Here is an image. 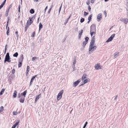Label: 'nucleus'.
I'll use <instances>...</instances> for the list:
<instances>
[{"label": "nucleus", "instance_id": "obj_34", "mask_svg": "<svg viewBox=\"0 0 128 128\" xmlns=\"http://www.w3.org/2000/svg\"><path fill=\"white\" fill-rule=\"evenodd\" d=\"M6 0H4L3 2L2 3L1 5L3 6L6 3Z\"/></svg>", "mask_w": 128, "mask_h": 128}, {"label": "nucleus", "instance_id": "obj_2", "mask_svg": "<svg viewBox=\"0 0 128 128\" xmlns=\"http://www.w3.org/2000/svg\"><path fill=\"white\" fill-rule=\"evenodd\" d=\"M97 47L96 46H89V54H90L91 52H92L96 50Z\"/></svg>", "mask_w": 128, "mask_h": 128}, {"label": "nucleus", "instance_id": "obj_11", "mask_svg": "<svg viewBox=\"0 0 128 128\" xmlns=\"http://www.w3.org/2000/svg\"><path fill=\"white\" fill-rule=\"evenodd\" d=\"M94 68L96 70L101 69V66L99 64H96L94 66Z\"/></svg>", "mask_w": 128, "mask_h": 128}, {"label": "nucleus", "instance_id": "obj_1", "mask_svg": "<svg viewBox=\"0 0 128 128\" xmlns=\"http://www.w3.org/2000/svg\"><path fill=\"white\" fill-rule=\"evenodd\" d=\"M33 18V17L31 18H29V19H30V23H29L28 21V20L26 24V25L25 27V28H26L27 29L29 26L32 24V23L33 22V21L32 20Z\"/></svg>", "mask_w": 128, "mask_h": 128}, {"label": "nucleus", "instance_id": "obj_52", "mask_svg": "<svg viewBox=\"0 0 128 128\" xmlns=\"http://www.w3.org/2000/svg\"><path fill=\"white\" fill-rule=\"evenodd\" d=\"M118 97V95H117L114 98V100H116L117 99Z\"/></svg>", "mask_w": 128, "mask_h": 128}, {"label": "nucleus", "instance_id": "obj_18", "mask_svg": "<svg viewBox=\"0 0 128 128\" xmlns=\"http://www.w3.org/2000/svg\"><path fill=\"white\" fill-rule=\"evenodd\" d=\"M24 58L23 55L22 54L20 56V58L19 59V60L22 61Z\"/></svg>", "mask_w": 128, "mask_h": 128}, {"label": "nucleus", "instance_id": "obj_28", "mask_svg": "<svg viewBox=\"0 0 128 128\" xmlns=\"http://www.w3.org/2000/svg\"><path fill=\"white\" fill-rule=\"evenodd\" d=\"M30 12L31 14H33L34 12V10L33 9H31L30 10Z\"/></svg>", "mask_w": 128, "mask_h": 128}, {"label": "nucleus", "instance_id": "obj_37", "mask_svg": "<svg viewBox=\"0 0 128 128\" xmlns=\"http://www.w3.org/2000/svg\"><path fill=\"white\" fill-rule=\"evenodd\" d=\"M7 20H8L7 22V25H6V28H7L8 26V22H9V17H8V18Z\"/></svg>", "mask_w": 128, "mask_h": 128}, {"label": "nucleus", "instance_id": "obj_25", "mask_svg": "<svg viewBox=\"0 0 128 128\" xmlns=\"http://www.w3.org/2000/svg\"><path fill=\"white\" fill-rule=\"evenodd\" d=\"M70 16H69V17L68 18H67L66 20L65 21V22H64V24L65 25H66V24L68 22V20H69V19L70 18Z\"/></svg>", "mask_w": 128, "mask_h": 128}, {"label": "nucleus", "instance_id": "obj_42", "mask_svg": "<svg viewBox=\"0 0 128 128\" xmlns=\"http://www.w3.org/2000/svg\"><path fill=\"white\" fill-rule=\"evenodd\" d=\"M37 58H37L33 57L32 58V60L33 61H34L36 60Z\"/></svg>", "mask_w": 128, "mask_h": 128}, {"label": "nucleus", "instance_id": "obj_23", "mask_svg": "<svg viewBox=\"0 0 128 128\" xmlns=\"http://www.w3.org/2000/svg\"><path fill=\"white\" fill-rule=\"evenodd\" d=\"M86 74H84L82 77V80H84L86 78Z\"/></svg>", "mask_w": 128, "mask_h": 128}, {"label": "nucleus", "instance_id": "obj_50", "mask_svg": "<svg viewBox=\"0 0 128 128\" xmlns=\"http://www.w3.org/2000/svg\"><path fill=\"white\" fill-rule=\"evenodd\" d=\"M12 4H11L10 6L8 7V9H7V10H9L10 9L12 6Z\"/></svg>", "mask_w": 128, "mask_h": 128}, {"label": "nucleus", "instance_id": "obj_17", "mask_svg": "<svg viewBox=\"0 0 128 128\" xmlns=\"http://www.w3.org/2000/svg\"><path fill=\"white\" fill-rule=\"evenodd\" d=\"M22 61L19 60L18 67L20 68L22 66Z\"/></svg>", "mask_w": 128, "mask_h": 128}, {"label": "nucleus", "instance_id": "obj_7", "mask_svg": "<svg viewBox=\"0 0 128 128\" xmlns=\"http://www.w3.org/2000/svg\"><path fill=\"white\" fill-rule=\"evenodd\" d=\"M10 58L9 56V54L8 52L7 53L6 55L5 56V59L4 60V63H6V62L7 60H10Z\"/></svg>", "mask_w": 128, "mask_h": 128}, {"label": "nucleus", "instance_id": "obj_60", "mask_svg": "<svg viewBox=\"0 0 128 128\" xmlns=\"http://www.w3.org/2000/svg\"><path fill=\"white\" fill-rule=\"evenodd\" d=\"M91 0V3H93L94 2V0Z\"/></svg>", "mask_w": 128, "mask_h": 128}, {"label": "nucleus", "instance_id": "obj_5", "mask_svg": "<svg viewBox=\"0 0 128 128\" xmlns=\"http://www.w3.org/2000/svg\"><path fill=\"white\" fill-rule=\"evenodd\" d=\"M90 31L94 32H96V26L94 24H92L91 25L90 27Z\"/></svg>", "mask_w": 128, "mask_h": 128}, {"label": "nucleus", "instance_id": "obj_64", "mask_svg": "<svg viewBox=\"0 0 128 128\" xmlns=\"http://www.w3.org/2000/svg\"><path fill=\"white\" fill-rule=\"evenodd\" d=\"M34 1L37 2L38 1V0H34Z\"/></svg>", "mask_w": 128, "mask_h": 128}, {"label": "nucleus", "instance_id": "obj_44", "mask_svg": "<svg viewBox=\"0 0 128 128\" xmlns=\"http://www.w3.org/2000/svg\"><path fill=\"white\" fill-rule=\"evenodd\" d=\"M4 108L3 106H1L0 108V110H1L2 111L4 110Z\"/></svg>", "mask_w": 128, "mask_h": 128}, {"label": "nucleus", "instance_id": "obj_57", "mask_svg": "<svg viewBox=\"0 0 128 128\" xmlns=\"http://www.w3.org/2000/svg\"><path fill=\"white\" fill-rule=\"evenodd\" d=\"M48 8V6H47L45 8V10H44V12H45L46 11V10Z\"/></svg>", "mask_w": 128, "mask_h": 128}, {"label": "nucleus", "instance_id": "obj_22", "mask_svg": "<svg viewBox=\"0 0 128 128\" xmlns=\"http://www.w3.org/2000/svg\"><path fill=\"white\" fill-rule=\"evenodd\" d=\"M42 27V25L41 23H40L39 25V30L40 31Z\"/></svg>", "mask_w": 128, "mask_h": 128}, {"label": "nucleus", "instance_id": "obj_58", "mask_svg": "<svg viewBox=\"0 0 128 128\" xmlns=\"http://www.w3.org/2000/svg\"><path fill=\"white\" fill-rule=\"evenodd\" d=\"M32 81H30V86L32 84Z\"/></svg>", "mask_w": 128, "mask_h": 128}, {"label": "nucleus", "instance_id": "obj_36", "mask_svg": "<svg viewBox=\"0 0 128 128\" xmlns=\"http://www.w3.org/2000/svg\"><path fill=\"white\" fill-rule=\"evenodd\" d=\"M84 18H82L80 20V22L81 23H82L83 22H84Z\"/></svg>", "mask_w": 128, "mask_h": 128}, {"label": "nucleus", "instance_id": "obj_12", "mask_svg": "<svg viewBox=\"0 0 128 128\" xmlns=\"http://www.w3.org/2000/svg\"><path fill=\"white\" fill-rule=\"evenodd\" d=\"M41 94H40L39 95H38L36 96V100L35 101V102L36 103V102L41 97Z\"/></svg>", "mask_w": 128, "mask_h": 128}, {"label": "nucleus", "instance_id": "obj_47", "mask_svg": "<svg viewBox=\"0 0 128 128\" xmlns=\"http://www.w3.org/2000/svg\"><path fill=\"white\" fill-rule=\"evenodd\" d=\"M20 5H19L18 6V11L19 12H20Z\"/></svg>", "mask_w": 128, "mask_h": 128}, {"label": "nucleus", "instance_id": "obj_8", "mask_svg": "<svg viewBox=\"0 0 128 128\" xmlns=\"http://www.w3.org/2000/svg\"><path fill=\"white\" fill-rule=\"evenodd\" d=\"M102 14L100 13L98 14L97 17V20L98 22H99L102 19Z\"/></svg>", "mask_w": 128, "mask_h": 128}, {"label": "nucleus", "instance_id": "obj_35", "mask_svg": "<svg viewBox=\"0 0 128 128\" xmlns=\"http://www.w3.org/2000/svg\"><path fill=\"white\" fill-rule=\"evenodd\" d=\"M90 34L91 36H92L93 34H95L96 33V32H92L90 31Z\"/></svg>", "mask_w": 128, "mask_h": 128}, {"label": "nucleus", "instance_id": "obj_38", "mask_svg": "<svg viewBox=\"0 0 128 128\" xmlns=\"http://www.w3.org/2000/svg\"><path fill=\"white\" fill-rule=\"evenodd\" d=\"M18 113L16 112H13V115H16Z\"/></svg>", "mask_w": 128, "mask_h": 128}, {"label": "nucleus", "instance_id": "obj_3", "mask_svg": "<svg viewBox=\"0 0 128 128\" xmlns=\"http://www.w3.org/2000/svg\"><path fill=\"white\" fill-rule=\"evenodd\" d=\"M63 90H62L58 93L57 96V100H58L61 98L63 93Z\"/></svg>", "mask_w": 128, "mask_h": 128}, {"label": "nucleus", "instance_id": "obj_51", "mask_svg": "<svg viewBox=\"0 0 128 128\" xmlns=\"http://www.w3.org/2000/svg\"><path fill=\"white\" fill-rule=\"evenodd\" d=\"M52 6L51 7V8H50L49 10H48V13H50V11H51V9H52Z\"/></svg>", "mask_w": 128, "mask_h": 128}, {"label": "nucleus", "instance_id": "obj_30", "mask_svg": "<svg viewBox=\"0 0 128 128\" xmlns=\"http://www.w3.org/2000/svg\"><path fill=\"white\" fill-rule=\"evenodd\" d=\"M89 80L88 79H86L84 80V84H85L87 82H88L89 81Z\"/></svg>", "mask_w": 128, "mask_h": 128}, {"label": "nucleus", "instance_id": "obj_31", "mask_svg": "<svg viewBox=\"0 0 128 128\" xmlns=\"http://www.w3.org/2000/svg\"><path fill=\"white\" fill-rule=\"evenodd\" d=\"M92 14H91L90 15L88 18V20L89 21H91V20L92 19Z\"/></svg>", "mask_w": 128, "mask_h": 128}, {"label": "nucleus", "instance_id": "obj_39", "mask_svg": "<svg viewBox=\"0 0 128 128\" xmlns=\"http://www.w3.org/2000/svg\"><path fill=\"white\" fill-rule=\"evenodd\" d=\"M87 124H88L87 122H86L85 124H84L83 127V128H85Z\"/></svg>", "mask_w": 128, "mask_h": 128}, {"label": "nucleus", "instance_id": "obj_15", "mask_svg": "<svg viewBox=\"0 0 128 128\" xmlns=\"http://www.w3.org/2000/svg\"><path fill=\"white\" fill-rule=\"evenodd\" d=\"M30 70V67L28 66L26 68V76H27L28 74V72Z\"/></svg>", "mask_w": 128, "mask_h": 128}, {"label": "nucleus", "instance_id": "obj_54", "mask_svg": "<svg viewBox=\"0 0 128 128\" xmlns=\"http://www.w3.org/2000/svg\"><path fill=\"white\" fill-rule=\"evenodd\" d=\"M104 14H105V16H106V11H104Z\"/></svg>", "mask_w": 128, "mask_h": 128}, {"label": "nucleus", "instance_id": "obj_48", "mask_svg": "<svg viewBox=\"0 0 128 128\" xmlns=\"http://www.w3.org/2000/svg\"><path fill=\"white\" fill-rule=\"evenodd\" d=\"M88 14V12H84V16H86Z\"/></svg>", "mask_w": 128, "mask_h": 128}, {"label": "nucleus", "instance_id": "obj_49", "mask_svg": "<svg viewBox=\"0 0 128 128\" xmlns=\"http://www.w3.org/2000/svg\"><path fill=\"white\" fill-rule=\"evenodd\" d=\"M86 3L87 5H89L90 4L89 0H87L86 2Z\"/></svg>", "mask_w": 128, "mask_h": 128}, {"label": "nucleus", "instance_id": "obj_14", "mask_svg": "<svg viewBox=\"0 0 128 128\" xmlns=\"http://www.w3.org/2000/svg\"><path fill=\"white\" fill-rule=\"evenodd\" d=\"M26 92L27 91L26 90L24 91L21 94V96H23V97H25Z\"/></svg>", "mask_w": 128, "mask_h": 128}, {"label": "nucleus", "instance_id": "obj_6", "mask_svg": "<svg viewBox=\"0 0 128 128\" xmlns=\"http://www.w3.org/2000/svg\"><path fill=\"white\" fill-rule=\"evenodd\" d=\"M120 20V21L124 22L126 24H127L128 22V19L126 18H121Z\"/></svg>", "mask_w": 128, "mask_h": 128}, {"label": "nucleus", "instance_id": "obj_4", "mask_svg": "<svg viewBox=\"0 0 128 128\" xmlns=\"http://www.w3.org/2000/svg\"><path fill=\"white\" fill-rule=\"evenodd\" d=\"M95 36H94L92 38L91 41L90 43L89 46H94L95 42Z\"/></svg>", "mask_w": 128, "mask_h": 128}, {"label": "nucleus", "instance_id": "obj_43", "mask_svg": "<svg viewBox=\"0 0 128 128\" xmlns=\"http://www.w3.org/2000/svg\"><path fill=\"white\" fill-rule=\"evenodd\" d=\"M35 32H32V37H34V35L35 34Z\"/></svg>", "mask_w": 128, "mask_h": 128}, {"label": "nucleus", "instance_id": "obj_26", "mask_svg": "<svg viewBox=\"0 0 128 128\" xmlns=\"http://www.w3.org/2000/svg\"><path fill=\"white\" fill-rule=\"evenodd\" d=\"M37 76V75H36L32 76L30 80L33 82L34 79Z\"/></svg>", "mask_w": 128, "mask_h": 128}, {"label": "nucleus", "instance_id": "obj_27", "mask_svg": "<svg viewBox=\"0 0 128 128\" xmlns=\"http://www.w3.org/2000/svg\"><path fill=\"white\" fill-rule=\"evenodd\" d=\"M5 90V89H4V88H3L2 89L0 92V95H2L3 94V93L4 92V91Z\"/></svg>", "mask_w": 128, "mask_h": 128}, {"label": "nucleus", "instance_id": "obj_40", "mask_svg": "<svg viewBox=\"0 0 128 128\" xmlns=\"http://www.w3.org/2000/svg\"><path fill=\"white\" fill-rule=\"evenodd\" d=\"M16 34V36L17 38L18 39V38L19 36L18 34V31H16L15 32Z\"/></svg>", "mask_w": 128, "mask_h": 128}, {"label": "nucleus", "instance_id": "obj_55", "mask_svg": "<svg viewBox=\"0 0 128 128\" xmlns=\"http://www.w3.org/2000/svg\"><path fill=\"white\" fill-rule=\"evenodd\" d=\"M7 44H6L5 46V50H6H6H7Z\"/></svg>", "mask_w": 128, "mask_h": 128}, {"label": "nucleus", "instance_id": "obj_45", "mask_svg": "<svg viewBox=\"0 0 128 128\" xmlns=\"http://www.w3.org/2000/svg\"><path fill=\"white\" fill-rule=\"evenodd\" d=\"M15 72V70L14 69H12V74H14Z\"/></svg>", "mask_w": 128, "mask_h": 128}, {"label": "nucleus", "instance_id": "obj_10", "mask_svg": "<svg viewBox=\"0 0 128 128\" xmlns=\"http://www.w3.org/2000/svg\"><path fill=\"white\" fill-rule=\"evenodd\" d=\"M115 36V34H112L111 36L108 39L106 40V42H108L110 41H111L113 39V38Z\"/></svg>", "mask_w": 128, "mask_h": 128}, {"label": "nucleus", "instance_id": "obj_24", "mask_svg": "<svg viewBox=\"0 0 128 128\" xmlns=\"http://www.w3.org/2000/svg\"><path fill=\"white\" fill-rule=\"evenodd\" d=\"M82 33V30L80 32L79 34H78V38H80L81 36Z\"/></svg>", "mask_w": 128, "mask_h": 128}, {"label": "nucleus", "instance_id": "obj_41", "mask_svg": "<svg viewBox=\"0 0 128 128\" xmlns=\"http://www.w3.org/2000/svg\"><path fill=\"white\" fill-rule=\"evenodd\" d=\"M88 39H89V38L88 37H86L85 38V41L88 42Z\"/></svg>", "mask_w": 128, "mask_h": 128}, {"label": "nucleus", "instance_id": "obj_29", "mask_svg": "<svg viewBox=\"0 0 128 128\" xmlns=\"http://www.w3.org/2000/svg\"><path fill=\"white\" fill-rule=\"evenodd\" d=\"M18 55V53L17 52H16L13 54V56L14 57H17Z\"/></svg>", "mask_w": 128, "mask_h": 128}, {"label": "nucleus", "instance_id": "obj_62", "mask_svg": "<svg viewBox=\"0 0 128 128\" xmlns=\"http://www.w3.org/2000/svg\"><path fill=\"white\" fill-rule=\"evenodd\" d=\"M39 19H40V17H39L38 19V20H37V23H38V22H39Z\"/></svg>", "mask_w": 128, "mask_h": 128}, {"label": "nucleus", "instance_id": "obj_46", "mask_svg": "<svg viewBox=\"0 0 128 128\" xmlns=\"http://www.w3.org/2000/svg\"><path fill=\"white\" fill-rule=\"evenodd\" d=\"M88 9L90 12L91 10L90 6H88Z\"/></svg>", "mask_w": 128, "mask_h": 128}, {"label": "nucleus", "instance_id": "obj_33", "mask_svg": "<svg viewBox=\"0 0 128 128\" xmlns=\"http://www.w3.org/2000/svg\"><path fill=\"white\" fill-rule=\"evenodd\" d=\"M88 42H86L84 41L82 43V44H83V46H84H84L86 45V44Z\"/></svg>", "mask_w": 128, "mask_h": 128}, {"label": "nucleus", "instance_id": "obj_61", "mask_svg": "<svg viewBox=\"0 0 128 128\" xmlns=\"http://www.w3.org/2000/svg\"><path fill=\"white\" fill-rule=\"evenodd\" d=\"M6 62H11V60H7Z\"/></svg>", "mask_w": 128, "mask_h": 128}, {"label": "nucleus", "instance_id": "obj_63", "mask_svg": "<svg viewBox=\"0 0 128 128\" xmlns=\"http://www.w3.org/2000/svg\"><path fill=\"white\" fill-rule=\"evenodd\" d=\"M3 6H2L1 5L0 6V9L2 8L3 7Z\"/></svg>", "mask_w": 128, "mask_h": 128}, {"label": "nucleus", "instance_id": "obj_13", "mask_svg": "<svg viewBox=\"0 0 128 128\" xmlns=\"http://www.w3.org/2000/svg\"><path fill=\"white\" fill-rule=\"evenodd\" d=\"M25 98L23 96H21V98L20 99V102L22 103H23L24 102Z\"/></svg>", "mask_w": 128, "mask_h": 128}, {"label": "nucleus", "instance_id": "obj_32", "mask_svg": "<svg viewBox=\"0 0 128 128\" xmlns=\"http://www.w3.org/2000/svg\"><path fill=\"white\" fill-rule=\"evenodd\" d=\"M9 11L8 10H6V13L5 14V16H7L8 15V12H9Z\"/></svg>", "mask_w": 128, "mask_h": 128}, {"label": "nucleus", "instance_id": "obj_56", "mask_svg": "<svg viewBox=\"0 0 128 128\" xmlns=\"http://www.w3.org/2000/svg\"><path fill=\"white\" fill-rule=\"evenodd\" d=\"M6 33L7 35H8V34L9 33V30H7Z\"/></svg>", "mask_w": 128, "mask_h": 128}, {"label": "nucleus", "instance_id": "obj_20", "mask_svg": "<svg viewBox=\"0 0 128 128\" xmlns=\"http://www.w3.org/2000/svg\"><path fill=\"white\" fill-rule=\"evenodd\" d=\"M20 122V120H17L16 122L15 123V124H14L15 126H16L17 125H18L19 123V122Z\"/></svg>", "mask_w": 128, "mask_h": 128}, {"label": "nucleus", "instance_id": "obj_59", "mask_svg": "<svg viewBox=\"0 0 128 128\" xmlns=\"http://www.w3.org/2000/svg\"><path fill=\"white\" fill-rule=\"evenodd\" d=\"M16 127V126H15L14 125L12 126V128H15Z\"/></svg>", "mask_w": 128, "mask_h": 128}, {"label": "nucleus", "instance_id": "obj_53", "mask_svg": "<svg viewBox=\"0 0 128 128\" xmlns=\"http://www.w3.org/2000/svg\"><path fill=\"white\" fill-rule=\"evenodd\" d=\"M21 95L20 93L18 94V98H20V97Z\"/></svg>", "mask_w": 128, "mask_h": 128}, {"label": "nucleus", "instance_id": "obj_21", "mask_svg": "<svg viewBox=\"0 0 128 128\" xmlns=\"http://www.w3.org/2000/svg\"><path fill=\"white\" fill-rule=\"evenodd\" d=\"M76 57H74L73 60V65H74V66H75V64H76Z\"/></svg>", "mask_w": 128, "mask_h": 128}, {"label": "nucleus", "instance_id": "obj_9", "mask_svg": "<svg viewBox=\"0 0 128 128\" xmlns=\"http://www.w3.org/2000/svg\"><path fill=\"white\" fill-rule=\"evenodd\" d=\"M81 79H80L78 80H77L76 82H74L73 84V86L74 87H76L81 81Z\"/></svg>", "mask_w": 128, "mask_h": 128}, {"label": "nucleus", "instance_id": "obj_16", "mask_svg": "<svg viewBox=\"0 0 128 128\" xmlns=\"http://www.w3.org/2000/svg\"><path fill=\"white\" fill-rule=\"evenodd\" d=\"M119 55V52H116L114 54V58H116Z\"/></svg>", "mask_w": 128, "mask_h": 128}, {"label": "nucleus", "instance_id": "obj_19", "mask_svg": "<svg viewBox=\"0 0 128 128\" xmlns=\"http://www.w3.org/2000/svg\"><path fill=\"white\" fill-rule=\"evenodd\" d=\"M17 92L16 90H15L13 94V96L14 98H16V96Z\"/></svg>", "mask_w": 128, "mask_h": 128}]
</instances>
